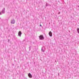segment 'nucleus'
I'll list each match as a JSON object with an SVG mask.
<instances>
[{
	"instance_id": "f8f14e48",
	"label": "nucleus",
	"mask_w": 79,
	"mask_h": 79,
	"mask_svg": "<svg viewBox=\"0 0 79 79\" xmlns=\"http://www.w3.org/2000/svg\"><path fill=\"white\" fill-rule=\"evenodd\" d=\"M40 26H42V25L41 24L40 25Z\"/></svg>"
},
{
	"instance_id": "1a4fd4ad",
	"label": "nucleus",
	"mask_w": 79,
	"mask_h": 79,
	"mask_svg": "<svg viewBox=\"0 0 79 79\" xmlns=\"http://www.w3.org/2000/svg\"><path fill=\"white\" fill-rule=\"evenodd\" d=\"M77 33H78V34H79V28H77Z\"/></svg>"
},
{
	"instance_id": "39448f33",
	"label": "nucleus",
	"mask_w": 79,
	"mask_h": 79,
	"mask_svg": "<svg viewBox=\"0 0 79 79\" xmlns=\"http://www.w3.org/2000/svg\"><path fill=\"white\" fill-rule=\"evenodd\" d=\"M28 76L30 77V78H32V76L31 75V73H29L28 74Z\"/></svg>"
},
{
	"instance_id": "6e6552de",
	"label": "nucleus",
	"mask_w": 79,
	"mask_h": 79,
	"mask_svg": "<svg viewBox=\"0 0 79 79\" xmlns=\"http://www.w3.org/2000/svg\"><path fill=\"white\" fill-rule=\"evenodd\" d=\"M43 48H44V47H42L41 48V51L43 52H44V50L43 49Z\"/></svg>"
},
{
	"instance_id": "0eeeda50",
	"label": "nucleus",
	"mask_w": 79,
	"mask_h": 79,
	"mask_svg": "<svg viewBox=\"0 0 79 79\" xmlns=\"http://www.w3.org/2000/svg\"><path fill=\"white\" fill-rule=\"evenodd\" d=\"M51 6V5L47 3H46V6Z\"/></svg>"
},
{
	"instance_id": "7ed1b4c3",
	"label": "nucleus",
	"mask_w": 79,
	"mask_h": 79,
	"mask_svg": "<svg viewBox=\"0 0 79 79\" xmlns=\"http://www.w3.org/2000/svg\"><path fill=\"white\" fill-rule=\"evenodd\" d=\"M11 24H15V19H13L11 21Z\"/></svg>"
},
{
	"instance_id": "f257e3e1",
	"label": "nucleus",
	"mask_w": 79,
	"mask_h": 79,
	"mask_svg": "<svg viewBox=\"0 0 79 79\" xmlns=\"http://www.w3.org/2000/svg\"><path fill=\"white\" fill-rule=\"evenodd\" d=\"M5 8H3V9L2 10V11H1L0 13V15H2V14H4L5 13Z\"/></svg>"
},
{
	"instance_id": "9d476101",
	"label": "nucleus",
	"mask_w": 79,
	"mask_h": 79,
	"mask_svg": "<svg viewBox=\"0 0 79 79\" xmlns=\"http://www.w3.org/2000/svg\"><path fill=\"white\" fill-rule=\"evenodd\" d=\"M31 48V46H30L29 47V50H30Z\"/></svg>"
},
{
	"instance_id": "9b49d317",
	"label": "nucleus",
	"mask_w": 79,
	"mask_h": 79,
	"mask_svg": "<svg viewBox=\"0 0 79 79\" xmlns=\"http://www.w3.org/2000/svg\"><path fill=\"white\" fill-rule=\"evenodd\" d=\"M24 79H27V78L25 77H24Z\"/></svg>"
},
{
	"instance_id": "20e7f679",
	"label": "nucleus",
	"mask_w": 79,
	"mask_h": 79,
	"mask_svg": "<svg viewBox=\"0 0 79 79\" xmlns=\"http://www.w3.org/2000/svg\"><path fill=\"white\" fill-rule=\"evenodd\" d=\"M22 34V33L21 32V31H19L18 33V35L19 36V37H21V35Z\"/></svg>"
},
{
	"instance_id": "ddd939ff",
	"label": "nucleus",
	"mask_w": 79,
	"mask_h": 79,
	"mask_svg": "<svg viewBox=\"0 0 79 79\" xmlns=\"http://www.w3.org/2000/svg\"><path fill=\"white\" fill-rule=\"evenodd\" d=\"M58 2H60V1H58Z\"/></svg>"
},
{
	"instance_id": "f03ea898",
	"label": "nucleus",
	"mask_w": 79,
	"mask_h": 79,
	"mask_svg": "<svg viewBox=\"0 0 79 79\" xmlns=\"http://www.w3.org/2000/svg\"><path fill=\"white\" fill-rule=\"evenodd\" d=\"M40 40H43L44 39V38L43 35H40L39 36Z\"/></svg>"
},
{
	"instance_id": "423d86ee",
	"label": "nucleus",
	"mask_w": 79,
	"mask_h": 79,
	"mask_svg": "<svg viewBox=\"0 0 79 79\" xmlns=\"http://www.w3.org/2000/svg\"><path fill=\"white\" fill-rule=\"evenodd\" d=\"M49 35L50 37L52 36V33L51 31H50L49 33Z\"/></svg>"
}]
</instances>
